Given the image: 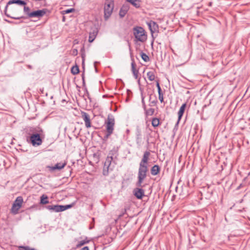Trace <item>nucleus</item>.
<instances>
[{"mask_svg": "<svg viewBox=\"0 0 250 250\" xmlns=\"http://www.w3.org/2000/svg\"><path fill=\"white\" fill-rule=\"evenodd\" d=\"M133 34L137 41L141 42H144L146 41L147 36L143 27L136 26L133 28Z\"/></svg>", "mask_w": 250, "mask_h": 250, "instance_id": "nucleus-4", "label": "nucleus"}, {"mask_svg": "<svg viewBox=\"0 0 250 250\" xmlns=\"http://www.w3.org/2000/svg\"><path fill=\"white\" fill-rule=\"evenodd\" d=\"M23 202V198L21 196H18L17 197L13 203L21 207L22 203Z\"/></svg>", "mask_w": 250, "mask_h": 250, "instance_id": "nucleus-27", "label": "nucleus"}, {"mask_svg": "<svg viewBox=\"0 0 250 250\" xmlns=\"http://www.w3.org/2000/svg\"><path fill=\"white\" fill-rule=\"evenodd\" d=\"M127 1L131 3L136 8L140 7V0H126Z\"/></svg>", "mask_w": 250, "mask_h": 250, "instance_id": "nucleus-25", "label": "nucleus"}, {"mask_svg": "<svg viewBox=\"0 0 250 250\" xmlns=\"http://www.w3.org/2000/svg\"><path fill=\"white\" fill-rule=\"evenodd\" d=\"M82 78L83 80V86L85 87L86 86L85 79H84V73L83 72L82 74Z\"/></svg>", "mask_w": 250, "mask_h": 250, "instance_id": "nucleus-39", "label": "nucleus"}, {"mask_svg": "<svg viewBox=\"0 0 250 250\" xmlns=\"http://www.w3.org/2000/svg\"><path fill=\"white\" fill-rule=\"evenodd\" d=\"M12 4H17L21 6H25L26 5V2L22 0H10L6 5L5 8H4V14L5 15L9 18H10L11 19H15V20H20L22 19H25L26 18L24 16H20V17H13L11 16L9 14L7 13V8L8 6L9 5H11Z\"/></svg>", "mask_w": 250, "mask_h": 250, "instance_id": "nucleus-3", "label": "nucleus"}, {"mask_svg": "<svg viewBox=\"0 0 250 250\" xmlns=\"http://www.w3.org/2000/svg\"><path fill=\"white\" fill-rule=\"evenodd\" d=\"M83 62H84V59H83Z\"/></svg>", "mask_w": 250, "mask_h": 250, "instance_id": "nucleus-51", "label": "nucleus"}, {"mask_svg": "<svg viewBox=\"0 0 250 250\" xmlns=\"http://www.w3.org/2000/svg\"><path fill=\"white\" fill-rule=\"evenodd\" d=\"M22 22H23V21H20L19 22V23H22Z\"/></svg>", "mask_w": 250, "mask_h": 250, "instance_id": "nucleus-50", "label": "nucleus"}, {"mask_svg": "<svg viewBox=\"0 0 250 250\" xmlns=\"http://www.w3.org/2000/svg\"><path fill=\"white\" fill-rule=\"evenodd\" d=\"M114 8V3L113 1L109 2L106 0L104 3V18L105 21L111 15Z\"/></svg>", "mask_w": 250, "mask_h": 250, "instance_id": "nucleus-6", "label": "nucleus"}, {"mask_svg": "<svg viewBox=\"0 0 250 250\" xmlns=\"http://www.w3.org/2000/svg\"><path fill=\"white\" fill-rule=\"evenodd\" d=\"M73 53H75L76 54H77V49H74L73 50Z\"/></svg>", "mask_w": 250, "mask_h": 250, "instance_id": "nucleus-46", "label": "nucleus"}, {"mask_svg": "<svg viewBox=\"0 0 250 250\" xmlns=\"http://www.w3.org/2000/svg\"><path fill=\"white\" fill-rule=\"evenodd\" d=\"M159 95V99L161 103H163L164 102V97H163V93L162 91L158 92Z\"/></svg>", "mask_w": 250, "mask_h": 250, "instance_id": "nucleus-37", "label": "nucleus"}, {"mask_svg": "<svg viewBox=\"0 0 250 250\" xmlns=\"http://www.w3.org/2000/svg\"><path fill=\"white\" fill-rule=\"evenodd\" d=\"M66 165L65 162L63 163H57L54 166H47V168L50 171H53L56 169L61 170Z\"/></svg>", "mask_w": 250, "mask_h": 250, "instance_id": "nucleus-13", "label": "nucleus"}, {"mask_svg": "<svg viewBox=\"0 0 250 250\" xmlns=\"http://www.w3.org/2000/svg\"><path fill=\"white\" fill-rule=\"evenodd\" d=\"M186 106H187V104L185 103L183 104L180 107V109L178 112V122L177 123V124H179V122L181 119V118L184 114V113L185 112Z\"/></svg>", "mask_w": 250, "mask_h": 250, "instance_id": "nucleus-16", "label": "nucleus"}, {"mask_svg": "<svg viewBox=\"0 0 250 250\" xmlns=\"http://www.w3.org/2000/svg\"><path fill=\"white\" fill-rule=\"evenodd\" d=\"M142 187H137L135 188L133 190V195L136 197L138 199H142L144 196H145V190L143 189Z\"/></svg>", "mask_w": 250, "mask_h": 250, "instance_id": "nucleus-9", "label": "nucleus"}, {"mask_svg": "<svg viewBox=\"0 0 250 250\" xmlns=\"http://www.w3.org/2000/svg\"><path fill=\"white\" fill-rule=\"evenodd\" d=\"M242 185V184H240L237 188V190H239V189H240V188H241Z\"/></svg>", "mask_w": 250, "mask_h": 250, "instance_id": "nucleus-45", "label": "nucleus"}, {"mask_svg": "<svg viewBox=\"0 0 250 250\" xmlns=\"http://www.w3.org/2000/svg\"><path fill=\"white\" fill-rule=\"evenodd\" d=\"M46 12V9H42V10H38L36 11H34L31 12V13L30 14V18H41L43 17Z\"/></svg>", "mask_w": 250, "mask_h": 250, "instance_id": "nucleus-10", "label": "nucleus"}, {"mask_svg": "<svg viewBox=\"0 0 250 250\" xmlns=\"http://www.w3.org/2000/svg\"><path fill=\"white\" fill-rule=\"evenodd\" d=\"M89 242H90V241L87 240V238H86L84 240H83L79 241L78 244H77V248H80L81 247L84 245L85 244H88V243L89 244Z\"/></svg>", "mask_w": 250, "mask_h": 250, "instance_id": "nucleus-26", "label": "nucleus"}, {"mask_svg": "<svg viewBox=\"0 0 250 250\" xmlns=\"http://www.w3.org/2000/svg\"><path fill=\"white\" fill-rule=\"evenodd\" d=\"M129 8V6L127 4H124L122 6L119 11V16L120 18H123L125 16L128 11Z\"/></svg>", "mask_w": 250, "mask_h": 250, "instance_id": "nucleus-15", "label": "nucleus"}, {"mask_svg": "<svg viewBox=\"0 0 250 250\" xmlns=\"http://www.w3.org/2000/svg\"><path fill=\"white\" fill-rule=\"evenodd\" d=\"M118 156V148L114 147L109 152L104 162L103 172L104 175H108L109 171H112L115 165L116 164Z\"/></svg>", "mask_w": 250, "mask_h": 250, "instance_id": "nucleus-1", "label": "nucleus"}, {"mask_svg": "<svg viewBox=\"0 0 250 250\" xmlns=\"http://www.w3.org/2000/svg\"><path fill=\"white\" fill-rule=\"evenodd\" d=\"M23 12L26 15V16H24L26 18L25 19L30 18V15L29 14H30L31 12H30V8L29 7L26 6L25 5L24 6Z\"/></svg>", "mask_w": 250, "mask_h": 250, "instance_id": "nucleus-24", "label": "nucleus"}, {"mask_svg": "<svg viewBox=\"0 0 250 250\" xmlns=\"http://www.w3.org/2000/svg\"><path fill=\"white\" fill-rule=\"evenodd\" d=\"M19 250H36L34 248H31L29 246H20L18 247Z\"/></svg>", "mask_w": 250, "mask_h": 250, "instance_id": "nucleus-34", "label": "nucleus"}, {"mask_svg": "<svg viewBox=\"0 0 250 250\" xmlns=\"http://www.w3.org/2000/svg\"><path fill=\"white\" fill-rule=\"evenodd\" d=\"M209 6H211L212 5V2H210L208 4Z\"/></svg>", "mask_w": 250, "mask_h": 250, "instance_id": "nucleus-48", "label": "nucleus"}, {"mask_svg": "<svg viewBox=\"0 0 250 250\" xmlns=\"http://www.w3.org/2000/svg\"><path fill=\"white\" fill-rule=\"evenodd\" d=\"M148 171V166L145 165H142L139 164V167L138 169L137 181L135 185L137 187H145L144 185H143V183L145 179L147 177V173Z\"/></svg>", "mask_w": 250, "mask_h": 250, "instance_id": "nucleus-2", "label": "nucleus"}, {"mask_svg": "<svg viewBox=\"0 0 250 250\" xmlns=\"http://www.w3.org/2000/svg\"><path fill=\"white\" fill-rule=\"evenodd\" d=\"M160 167L158 165H155L151 168L150 173L152 175L155 176L160 173Z\"/></svg>", "mask_w": 250, "mask_h": 250, "instance_id": "nucleus-17", "label": "nucleus"}, {"mask_svg": "<svg viewBox=\"0 0 250 250\" xmlns=\"http://www.w3.org/2000/svg\"><path fill=\"white\" fill-rule=\"evenodd\" d=\"M81 114L82 117L86 127H90L91 125L89 115L87 113L84 111H82Z\"/></svg>", "mask_w": 250, "mask_h": 250, "instance_id": "nucleus-12", "label": "nucleus"}, {"mask_svg": "<svg viewBox=\"0 0 250 250\" xmlns=\"http://www.w3.org/2000/svg\"><path fill=\"white\" fill-rule=\"evenodd\" d=\"M144 99H145L143 95H142V104H143V107L144 110H146V104L145 102Z\"/></svg>", "mask_w": 250, "mask_h": 250, "instance_id": "nucleus-40", "label": "nucleus"}, {"mask_svg": "<svg viewBox=\"0 0 250 250\" xmlns=\"http://www.w3.org/2000/svg\"><path fill=\"white\" fill-rule=\"evenodd\" d=\"M141 56L142 59V60L145 62H147L149 61V57L145 53L141 52Z\"/></svg>", "mask_w": 250, "mask_h": 250, "instance_id": "nucleus-32", "label": "nucleus"}, {"mask_svg": "<svg viewBox=\"0 0 250 250\" xmlns=\"http://www.w3.org/2000/svg\"><path fill=\"white\" fill-rule=\"evenodd\" d=\"M145 110L146 116H151L154 114V109L151 108L148 109H146V110Z\"/></svg>", "mask_w": 250, "mask_h": 250, "instance_id": "nucleus-33", "label": "nucleus"}, {"mask_svg": "<svg viewBox=\"0 0 250 250\" xmlns=\"http://www.w3.org/2000/svg\"><path fill=\"white\" fill-rule=\"evenodd\" d=\"M75 11V9L74 8H71L66 9L65 10H63L62 11V13L63 14H69L70 13H72V12H74Z\"/></svg>", "mask_w": 250, "mask_h": 250, "instance_id": "nucleus-36", "label": "nucleus"}, {"mask_svg": "<svg viewBox=\"0 0 250 250\" xmlns=\"http://www.w3.org/2000/svg\"><path fill=\"white\" fill-rule=\"evenodd\" d=\"M98 31L96 28H95L92 32H90L88 41L89 42H93L94 39H95Z\"/></svg>", "mask_w": 250, "mask_h": 250, "instance_id": "nucleus-19", "label": "nucleus"}, {"mask_svg": "<svg viewBox=\"0 0 250 250\" xmlns=\"http://www.w3.org/2000/svg\"><path fill=\"white\" fill-rule=\"evenodd\" d=\"M136 143L138 147H141L144 144V141L142 138V132L140 128L137 126L135 131Z\"/></svg>", "mask_w": 250, "mask_h": 250, "instance_id": "nucleus-8", "label": "nucleus"}, {"mask_svg": "<svg viewBox=\"0 0 250 250\" xmlns=\"http://www.w3.org/2000/svg\"><path fill=\"white\" fill-rule=\"evenodd\" d=\"M83 87L84 88V92H85V94L86 95V96L88 98L90 99L89 94V92L88 91V90H87L86 86L85 87Z\"/></svg>", "mask_w": 250, "mask_h": 250, "instance_id": "nucleus-41", "label": "nucleus"}, {"mask_svg": "<svg viewBox=\"0 0 250 250\" xmlns=\"http://www.w3.org/2000/svg\"><path fill=\"white\" fill-rule=\"evenodd\" d=\"M150 154L149 151H145L144 153L143 158L142 159L139 164L148 166V161L149 160V157Z\"/></svg>", "mask_w": 250, "mask_h": 250, "instance_id": "nucleus-14", "label": "nucleus"}, {"mask_svg": "<svg viewBox=\"0 0 250 250\" xmlns=\"http://www.w3.org/2000/svg\"><path fill=\"white\" fill-rule=\"evenodd\" d=\"M5 21L6 22H8V23H14V22H13V21H9V20H5Z\"/></svg>", "mask_w": 250, "mask_h": 250, "instance_id": "nucleus-43", "label": "nucleus"}, {"mask_svg": "<svg viewBox=\"0 0 250 250\" xmlns=\"http://www.w3.org/2000/svg\"><path fill=\"white\" fill-rule=\"evenodd\" d=\"M26 140L34 146H39L42 143L40 134L38 133H32L30 136L27 137Z\"/></svg>", "mask_w": 250, "mask_h": 250, "instance_id": "nucleus-5", "label": "nucleus"}, {"mask_svg": "<svg viewBox=\"0 0 250 250\" xmlns=\"http://www.w3.org/2000/svg\"><path fill=\"white\" fill-rule=\"evenodd\" d=\"M147 76L149 81H152L155 80V76L153 71H148L147 73Z\"/></svg>", "mask_w": 250, "mask_h": 250, "instance_id": "nucleus-30", "label": "nucleus"}, {"mask_svg": "<svg viewBox=\"0 0 250 250\" xmlns=\"http://www.w3.org/2000/svg\"><path fill=\"white\" fill-rule=\"evenodd\" d=\"M151 99H152L151 95H150L149 96V101L150 102L149 105L150 106L155 105L158 102L157 100L156 97L155 96V98L154 100H151Z\"/></svg>", "mask_w": 250, "mask_h": 250, "instance_id": "nucleus-31", "label": "nucleus"}, {"mask_svg": "<svg viewBox=\"0 0 250 250\" xmlns=\"http://www.w3.org/2000/svg\"><path fill=\"white\" fill-rule=\"evenodd\" d=\"M156 86L158 89V92L162 91L159 83V81H156Z\"/></svg>", "mask_w": 250, "mask_h": 250, "instance_id": "nucleus-42", "label": "nucleus"}, {"mask_svg": "<svg viewBox=\"0 0 250 250\" xmlns=\"http://www.w3.org/2000/svg\"><path fill=\"white\" fill-rule=\"evenodd\" d=\"M80 72L79 68L77 65L73 66L71 69V72L73 75L78 74Z\"/></svg>", "mask_w": 250, "mask_h": 250, "instance_id": "nucleus-29", "label": "nucleus"}, {"mask_svg": "<svg viewBox=\"0 0 250 250\" xmlns=\"http://www.w3.org/2000/svg\"><path fill=\"white\" fill-rule=\"evenodd\" d=\"M74 205V203L66 205H58V212H61L71 208Z\"/></svg>", "mask_w": 250, "mask_h": 250, "instance_id": "nucleus-18", "label": "nucleus"}, {"mask_svg": "<svg viewBox=\"0 0 250 250\" xmlns=\"http://www.w3.org/2000/svg\"><path fill=\"white\" fill-rule=\"evenodd\" d=\"M106 132H113L114 126L115 125V119L111 114H109L107 117V121H105Z\"/></svg>", "mask_w": 250, "mask_h": 250, "instance_id": "nucleus-7", "label": "nucleus"}, {"mask_svg": "<svg viewBox=\"0 0 250 250\" xmlns=\"http://www.w3.org/2000/svg\"><path fill=\"white\" fill-rule=\"evenodd\" d=\"M49 203L48 196L45 194H42L40 197V204L42 205H45Z\"/></svg>", "mask_w": 250, "mask_h": 250, "instance_id": "nucleus-21", "label": "nucleus"}, {"mask_svg": "<svg viewBox=\"0 0 250 250\" xmlns=\"http://www.w3.org/2000/svg\"><path fill=\"white\" fill-rule=\"evenodd\" d=\"M152 125L154 127H157L160 125V120L157 118H153L151 121Z\"/></svg>", "mask_w": 250, "mask_h": 250, "instance_id": "nucleus-28", "label": "nucleus"}, {"mask_svg": "<svg viewBox=\"0 0 250 250\" xmlns=\"http://www.w3.org/2000/svg\"><path fill=\"white\" fill-rule=\"evenodd\" d=\"M113 133L110 132H107L106 134L104 135L103 138V140L104 141H106L109 137Z\"/></svg>", "mask_w": 250, "mask_h": 250, "instance_id": "nucleus-38", "label": "nucleus"}, {"mask_svg": "<svg viewBox=\"0 0 250 250\" xmlns=\"http://www.w3.org/2000/svg\"><path fill=\"white\" fill-rule=\"evenodd\" d=\"M45 208L51 212H58V205L46 206Z\"/></svg>", "mask_w": 250, "mask_h": 250, "instance_id": "nucleus-22", "label": "nucleus"}, {"mask_svg": "<svg viewBox=\"0 0 250 250\" xmlns=\"http://www.w3.org/2000/svg\"><path fill=\"white\" fill-rule=\"evenodd\" d=\"M132 62H131V70H132V73L133 74V75L135 77V79H137L138 78V73H139V71L138 70H137L136 68H135V61L133 59H132Z\"/></svg>", "mask_w": 250, "mask_h": 250, "instance_id": "nucleus-20", "label": "nucleus"}, {"mask_svg": "<svg viewBox=\"0 0 250 250\" xmlns=\"http://www.w3.org/2000/svg\"><path fill=\"white\" fill-rule=\"evenodd\" d=\"M147 24L149 27L151 34L154 33L158 32L159 26L158 24L154 21H150L149 22H147Z\"/></svg>", "mask_w": 250, "mask_h": 250, "instance_id": "nucleus-11", "label": "nucleus"}, {"mask_svg": "<svg viewBox=\"0 0 250 250\" xmlns=\"http://www.w3.org/2000/svg\"><path fill=\"white\" fill-rule=\"evenodd\" d=\"M21 207L20 206H18L15 204L13 203L11 209V212L13 214H16L18 213V210Z\"/></svg>", "mask_w": 250, "mask_h": 250, "instance_id": "nucleus-23", "label": "nucleus"}, {"mask_svg": "<svg viewBox=\"0 0 250 250\" xmlns=\"http://www.w3.org/2000/svg\"><path fill=\"white\" fill-rule=\"evenodd\" d=\"M103 97L104 98H105V97H106V95H103Z\"/></svg>", "mask_w": 250, "mask_h": 250, "instance_id": "nucleus-49", "label": "nucleus"}, {"mask_svg": "<svg viewBox=\"0 0 250 250\" xmlns=\"http://www.w3.org/2000/svg\"><path fill=\"white\" fill-rule=\"evenodd\" d=\"M94 247V249H95V244L94 242H91V243H89V246H84L83 248L81 249L80 250H89L90 247Z\"/></svg>", "mask_w": 250, "mask_h": 250, "instance_id": "nucleus-35", "label": "nucleus"}, {"mask_svg": "<svg viewBox=\"0 0 250 250\" xmlns=\"http://www.w3.org/2000/svg\"><path fill=\"white\" fill-rule=\"evenodd\" d=\"M28 67L29 68H30V69H31V68H32V66H31V65H28Z\"/></svg>", "mask_w": 250, "mask_h": 250, "instance_id": "nucleus-47", "label": "nucleus"}, {"mask_svg": "<svg viewBox=\"0 0 250 250\" xmlns=\"http://www.w3.org/2000/svg\"><path fill=\"white\" fill-rule=\"evenodd\" d=\"M96 63H97V62H94V67H95V71H96V72H98V70H97V68H96V65H95V64H96Z\"/></svg>", "mask_w": 250, "mask_h": 250, "instance_id": "nucleus-44", "label": "nucleus"}]
</instances>
